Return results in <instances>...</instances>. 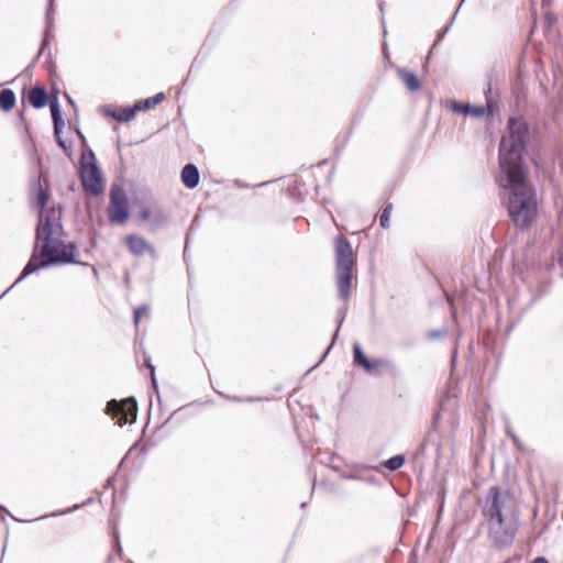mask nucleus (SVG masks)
<instances>
[{"label": "nucleus", "instance_id": "49530a36", "mask_svg": "<svg viewBox=\"0 0 563 563\" xmlns=\"http://www.w3.org/2000/svg\"><path fill=\"white\" fill-rule=\"evenodd\" d=\"M10 291V288H7L2 294L1 297H4Z\"/></svg>", "mask_w": 563, "mask_h": 563}, {"label": "nucleus", "instance_id": "9b49d317", "mask_svg": "<svg viewBox=\"0 0 563 563\" xmlns=\"http://www.w3.org/2000/svg\"><path fill=\"white\" fill-rule=\"evenodd\" d=\"M495 73L490 70L486 74V82L483 90L485 104H483L488 110V117L493 118L499 111V98L500 92L498 89L493 87Z\"/></svg>", "mask_w": 563, "mask_h": 563}, {"label": "nucleus", "instance_id": "603ef678", "mask_svg": "<svg viewBox=\"0 0 563 563\" xmlns=\"http://www.w3.org/2000/svg\"><path fill=\"white\" fill-rule=\"evenodd\" d=\"M382 22L384 23V19H382ZM383 27H385V25H384V24H383ZM386 33H387V30H386V29H384V34H386Z\"/></svg>", "mask_w": 563, "mask_h": 563}, {"label": "nucleus", "instance_id": "f704fd0d", "mask_svg": "<svg viewBox=\"0 0 563 563\" xmlns=\"http://www.w3.org/2000/svg\"><path fill=\"white\" fill-rule=\"evenodd\" d=\"M142 311H143V319L150 317V309L146 305H143Z\"/></svg>", "mask_w": 563, "mask_h": 563}, {"label": "nucleus", "instance_id": "a18cd8bd", "mask_svg": "<svg viewBox=\"0 0 563 563\" xmlns=\"http://www.w3.org/2000/svg\"><path fill=\"white\" fill-rule=\"evenodd\" d=\"M10 291V288H7L2 294L1 297H4Z\"/></svg>", "mask_w": 563, "mask_h": 563}, {"label": "nucleus", "instance_id": "7c9ffc66", "mask_svg": "<svg viewBox=\"0 0 563 563\" xmlns=\"http://www.w3.org/2000/svg\"><path fill=\"white\" fill-rule=\"evenodd\" d=\"M140 318H141V308L137 307V308L134 309V322H135V324L139 323Z\"/></svg>", "mask_w": 563, "mask_h": 563}, {"label": "nucleus", "instance_id": "2f4dec72", "mask_svg": "<svg viewBox=\"0 0 563 563\" xmlns=\"http://www.w3.org/2000/svg\"><path fill=\"white\" fill-rule=\"evenodd\" d=\"M188 245H189V233H187L186 241H185V250H184V258H185V261H187Z\"/></svg>", "mask_w": 563, "mask_h": 563}, {"label": "nucleus", "instance_id": "1a4fd4ad", "mask_svg": "<svg viewBox=\"0 0 563 563\" xmlns=\"http://www.w3.org/2000/svg\"><path fill=\"white\" fill-rule=\"evenodd\" d=\"M80 176L82 186L87 191L92 195H99L102 192L103 181L101 178V173L96 163L82 164Z\"/></svg>", "mask_w": 563, "mask_h": 563}, {"label": "nucleus", "instance_id": "412c9836", "mask_svg": "<svg viewBox=\"0 0 563 563\" xmlns=\"http://www.w3.org/2000/svg\"><path fill=\"white\" fill-rule=\"evenodd\" d=\"M51 113H52V119L54 121L55 134L58 135V133L60 132V126H62L63 122H62L60 109H59V104H58L57 100H55L54 102L51 103Z\"/></svg>", "mask_w": 563, "mask_h": 563}, {"label": "nucleus", "instance_id": "a878e982", "mask_svg": "<svg viewBox=\"0 0 563 563\" xmlns=\"http://www.w3.org/2000/svg\"><path fill=\"white\" fill-rule=\"evenodd\" d=\"M147 255L151 258V265L153 266L156 260L155 249L143 239V258Z\"/></svg>", "mask_w": 563, "mask_h": 563}, {"label": "nucleus", "instance_id": "37998d69", "mask_svg": "<svg viewBox=\"0 0 563 563\" xmlns=\"http://www.w3.org/2000/svg\"><path fill=\"white\" fill-rule=\"evenodd\" d=\"M10 291V288H7L2 294L1 297H4Z\"/></svg>", "mask_w": 563, "mask_h": 563}, {"label": "nucleus", "instance_id": "4be33fe9", "mask_svg": "<svg viewBox=\"0 0 563 563\" xmlns=\"http://www.w3.org/2000/svg\"><path fill=\"white\" fill-rule=\"evenodd\" d=\"M405 463V456L401 454L394 455L384 462V466L394 472L399 470Z\"/></svg>", "mask_w": 563, "mask_h": 563}, {"label": "nucleus", "instance_id": "f257e3e1", "mask_svg": "<svg viewBox=\"0 0 563 563\" xmlns=\"http://www.w3.org/2000/svg\"><path fill=\"white\" fill-rule=\"evenodd\" d=\"M60 220L62 211L59 208H51L45 214L41 213L36 230V241H43L41 258L38 261L37 257L33 256L13 286L41 267L76 262L75 246L65 244L59 239L63 231Z\"/></svg>", "mask_w": 563, "mask_h": 563}, {"label": "nucleus", "instance_id": "72a5a7b5", "mask_svg": "<svg viewBox=\"0 0 563 563\" xmlns=\"http://www.w3.org/2000/svg\"><path fill=\"white\" fill-rule=\"evenodd\" d=\"M531 563H550V562L543 556H538Z\"/></svg>", "mask_w": 563, "mask_h": 563}, {"label": "nucleus", "instance_id": "2eb2a0df", "mask_svg": "<svg viewBox=\"0 0 563 563\" xmlns=\"http://www.w3.org/2000/svg\"><path fill=\"white\" fill-rule=\"evenodd\" d=\"M181 181L184 186L188 189H194L199 185L200 181V173L198 167L192 164H186L180 173Z\"/></svg>", "mask_w": 563, "mask_h": 563}, {"label": "nucleus", "instance_id": "5701e85b", "mask_svg": "<svg viewBox=\"0 0 563 563\" xmlns=\"http://www.w3.org/2000/svg\"><path fill=\"white\" fill-rule=\"evenodd\" d=\"M166 98L164 92H158L153 97L143 98V111L154 108L156 104L164 101Z\"/></svg>", "mask_w": 563, "mask_h": 563}, {"label": "nucleus", "instance_id": "6e6d98bb", "mask_svg": "<svg viewBox=\"0 0 563 563\" xmlns=\"http://www.w3.org/2000/svg\"><path fill=\"white\" fill-rule=\"evenodd\" d=\"M152 402H153V399H152V395L150 396V405L152 406Z\"/></svg>", "mask_w": 563, "mask_h": 563}, {"label": "nucleus", "instance_id": "39448f33", "mask_svg": "<svg viewBox=\"0 0 563 563\" xmlns=\"http://www.w3.org/2000/svg\"><path fill=\"white\" fill-rule=\"evenodd\" d=\"M334 252L338 295L341 299L347 300L352 289L355 260L353 256L352 245L345 235H336Z\"/></svg>", "mask_w": 563, "mask_h": 563}, {"label": "nucleus", "instance_id": "4468645a", "mask_svg": "<svg viewBox=\"0 0 563 563\" xmlns=\"http://www.w3.org/2000/svg\"><path fill=\"white\" fill-rule=\"evenodd\" d=\"M451 110L455 113L470 115L473 118L488 117V110L483 104H471L466 102L453 101Z\"/></svg>", "mask_w": 563, "mask_h": 563}, {"label": "nucleus", "instance_id": "79ce46f5", "mask_svg": "<svg viewBox=\"0 0 563 563\" xmlns=\"http://www.w3.org/2000/svg\"><path fill=\"white\" fill-rule=\"evenodd\" d=\"M52 5H53V0H49V7H48V13H47L48 19H49V11L52 10Z\"/></svg>", "mask_w": 563, "mask_h": 563}, {"label": "nucleus", "instance_id": "cd10ccee", "mask_svg": "<svg viewBox=\"0 0 563 563\" xmlns=\"http://www.w3.org/2000/svg\"><path fill=\"white\" fill-rule=\"evenodd\" d=\"M48 200V196L47 194L42 190V188L38 189V192H37V198H36V205L40 209L44 208V206L46 205Z\"/></svg>", "mask_w": 563, "mask_h": 563}, {"label": "nucleus", "instance_id": "bb28decb", "mask_svg": "<svg viewBox=\"0 0 563 563\" xmlns=\"http://www.w3.org/2000/svg\"><path fill=\"white\" fill-rule=\"evenodd\" d=\"M464 1H465V0H461V2H460V4H459V7L456 8V10H455V12H454V14H453V16H452V19H451L450 23L444 27L443 32L438 36V38H437V41H435L434 45L439 44V43L442 41V38L444 37V35L449 32L450 27L452 26V24H453V22H454V19H455V16H456V14H457L459 10H460V8H461V5L463 4V2H464Z\"/></svg>", "mask_w": 563, "mask_h": 563}, {"label": "nucleus", "instance_id": "ea45409f", "mask_svg": "<svg viewBox=\"0 0 563 563\" xmlns=\"http://www.w3.org/2000/svg\"><path fill=\"white\" fill-rule=\"evenodd\" d=\"M195 228H198L197 219L192 221L189 231H192Z\"/></svg>", "mask_w": 563, "mask_h": 563}, {"label": "nucleus", "instance_id": "a211bd4d", "mask_svg": "<svg viewBox=\"0 0 563 563\" xmlns=\"http://www.w3.org/2000/svg\"><path fill=\"white\" fill-rule=\"evenodd\" d=\"M30 103L36 108H43L47 103V93L43 88L34 87L29 92Z\"/></svg>", "mask_w": 563, "mask_h": 563}, {"label": "nucleus", "instance_id": "5fc2aeb1", "mask_svg": "<svg viewBox=\"0 0 563 563\" xmlns=\"http://www.w3.org/2000/svg\"><path fill=\"white\" fill-rule=\"evenodd\" d=\"M560 265L563 267V257L560 258Z\"/></svg>", "mask_w": 563, "mask_h": 563}, {"label": "nucleus", "instance_id": "393cba45", "mask_svg": "<svg viewBox=\"0 0 563 563\" xmlns=\"http://www.w3.org/2000/svg\"><path fill=\"white\" fill-rule=\"evenodd\" d=\"M126 242L129 244L130 251L137 255L141 253V239L137 236L131 235L126 238Z\"/></svg>", "mask_w": 563, "mask_h": 563}, {"label": "nucleus", "instance_id": "f3484780", "mask_svg": "<svg viewBox=\"0 0 563 563\" xmlns=\"http://www.w3.org/2000/svg\"><path fill=\"white\" fill-rule=\"evenodd\" d=\"M347 309H349V306H347V303H345L343 307H341L338 310V313H336L338 314V324H336V330H335V332L333 334L332 342L325 349V351L322 353L319 362L314 366H312L310 369L307 371V374H309L311 371H313L320 363H322L325 360L327 355L329 354L330 350L332 349V346L334 344L335 339L338 338L339 330H340L341 325L344 322V319H345L346 313H347Z\"/></svg>", "mask_w": 563, "mask_h": 563}, {"label": "nucleus", "instance_id": "dca6fc26", "mask_svg": "<svg viewBox=\"0 0 563 563\" xmlns=\"http://www.w3.org/2000/svg\"><path fill=\"white\" fill-rule=\"evenodd\" d=\"M396 74L410 92L417 91L420 88L419 78L413 71L405 67H397Z\"/></svg>", "mask_w": 563, "mask_h": 563}, {"label": "nucleus", "instance_id": "7ed1b4c3", "mask_svg": "<svg viewBox=\"0 0 563 563\" xmlns=\"http://www.w3.org/2000/svg\"><path fill=\"white\" fill-rule=\"evenodd\" d=\"M530 141L531 130L528 121L522 115L509 117L499 143V175L528 173L525 156Z\"/></svg>", "mask_w": 563, "mask_h": 563}, {"label": "nucleus", "instance_id": "3c124183", "mask_svg": "<svg viewBox=\"0 0 563 563\" xmlns=\"http://www.w3.org/2000/svg\"><path fill=\"white\" fill-rule=\"evenodd\" d=\"M307 505H308V504H307L306 501H303V503H301L300 508H302V509H303V508H306V507H307Z\"/></svg>", "mask_w": 563, "mask_h": 563}, {"label": "nucleus", "instance_id": "f8f14e48", "mask_svg": "<svg viewBox=\"0 0 563 563\" xmlns=\"http://www.w3.org/2000/svg\"><path fill=\"white\" fill-rule=\"evenodd\" d=\"M101 111L119 122H128L141 111V100H137L132 108L103 106Z\"/></svg>", "mask_w": 563, "mask_h": 563}, {"label": "nucleus", "instance_id": "423d86ee", "mask_svg": "<svg viewBox=\"0 0 563 563\" xmlns=\"http://www.w3.org/2000/svg\"><path fill=\"white\" fill-rule=\"evenodd\" d=\"M110 203L107 212L112 224H124L130 214L129 199L125 191L119 185L113 184L110 188Z\"/></svg>", "mask_w": 563, "mask_h": 563}, {"label": "nucleus", "instance_id": "a19ab883", "mask_svg": "<svg viewBox=\"0 0 563 563\" xmlns=\"http://www.w3.org/2000/svg\"><path fill=\"white\" fill-rule=\"evenodd\" d=\"M195 228H198L197 219L192 221L189 231H192Z\"/></svg>", "mask_w": 563, "mask_h": 563}, {"label": "nucleus", "instance_id": "e433bc0d", "mask_svg": "<svg viewBox=\"0 0 563 563\" xmlns=\"http://www.w3.org/2000/svg\"><path fill=\"white\" fill-rule=\"evenodd\" d=\"M222 396H223L224 398L230 399V400H233V401H238V402L242 401V398L236 397V396H233V397L224 396V395H222Z\"/></svg>", "mask_w": 563, "mask_h": 563}, {"label": "nucleus", "instance_id": "c9c22d12", "mask_svg": "<svg viewBox=\"0 0 563 563\" xmlns=\"http://www.w3.org/2000/svg\"><path fill=\"white\" fill-rule=\"evenodd\" d=\"M431 54H432V52L430 51L429 54L426 57V60H424L423 66H422L423 70H426L428 68Z\"/></svg>", "mask_w": 563, "mask_h": 563}, {"label": "nucleus", "instance_id": "0eeeda50", "mask_svg": "<svg viewBox=\"0 0 563 563\" xmlns=\"http://www.w3.org/2000/svg\"><path fill=\"white\" fill-rule=\"evenodd\" d=\"M107 413L112 416L119 426L135 422L137 416V402L134 397L123 400H111L107 405Z\"/></svg>", "mask_w": 563, "mask_h": 563}, {"label": "nucleus", "instance_id": "58836bf2", "mask_svg": "<svg viewBox=\"0 0 563 563\" xmlns=\"http://www.w3.org/2000/svg\"><path fill=\"white\" fill-rule=\"evenodd\" d=\"M235 185H236L238 187H240V188H246V187H247V185H246V184H244V183H243L242 180H240V179H236V180H235Z\"/></svg>", "mask_w": 563, "mask_h": 563}, {"label": "nucleus", "instance_id": "864d4df0", "mask_svg": "<svg viewBox=\"0 0 563 563\" xmlns=\"http://www.w3.org/2000/svg\"><path fill=\"white\" fill-rule=\"evenodd\" d=\"M142 452H143V454L146 452V446L144 444H143Z\"/></svg>", "mask_w": 563, "mask_h": 563}, {"label": "nucleus", "instance_id": "ddd939ff", "mask_svg": "<svg viewBox=\"0 0 563 563\" xmlns=\"http://www.w3.org/2000/svg\"><path fill=\"white\" fill-rule=\"evenodd\" d=\"M510 90L511 97L515 100V107L517 109L525 107L528 101L529 90L521 74L515 77Z\"/></svg>", "mask_w": 563, "mask_h": 563}, {"label": "nucleus", "instance_id": "c85d7f7f", "mask_svg": "<svg viewBox=\"0 0 563 563\" xmlns=\"http://www.w3.org/2000/svg\"><path fill=\"white\" fill-rule=\"evenodd\" d=\"M506 433L511 438L514 445L520 449L521 441L509 424L506 426Z\"/></svg>", "mask_w": 563, "mask_h": 563}, {"label": "nucleus", "instance_id": "473e14b6", "mask_svg": "<svg viewBox=\"0 0 563 563\" xmlns=\"http://www.w3.org/2000/svg\"><path fill=\"white\" fill-rule=\"evenodd\" d=\"M544 16L545 20L548 21V24L551 26L554 22V15L550 12H545Z\"/></svg>", "mask_w": 563, "mask_h": 563}, {"label": "nucleus", "instance_id": "b1692460", "mask_svg": "<svg viewBox=\"0 0 563 563\" xmlns=\"http://www.w3.org/2000/svg\"><path fill=\"white\" fill-rule=\"evenodd\" d=\"M391 209H393V203L386 205L379 216V224L384 229L389 228V217H390Z\"/></svg>", "mask_w": 563, "mask_h": 563}, {"label": "nucleus", "instance_id": "c756f323", "mask_svg": "<svg viewBox=\"0 0 563 563\" xmlns=\"http://www.w3.org/2000/svg\"><path fill=\"white\" fill-rule=\"evenodd\" d=\"M444 331L443 330H440V329H437V330H432L428 333V339L430 340H434V339H438V338H441L444 335Z\"/></svg>", "mask_w": 563, "mask_h": 563}, {"label": "nucleus", "instance_id": "aec40b11", "mask_svg": "<svg viewBox=\"0 0 563 563\" xmlns=\"http://www.w3.org/2000/svg\"><path fill=\"white\" fill-rule=\"evenodd\" d=\"M143 366L150 371L153 393H155L157 395V398L159 399L158 384H157V379L155 376V366L152 364L151 357L147 356L144 351H143Z\"/></svg>", "mask_w": 563, "mask_h": 563}, {"label": "nucleus", "instance_id": "8fccbe9b", "mask_svg": "<svg viewBox=\"0 0 563 563\" xmlns=\"http://www.w3.org/2000/svg\"><path fill=\"white\" fill-rule=\"evenodd\" d=\"M379 10H380V12H383V10H384V2L383 1H380V3H379Z\"/></svg>", "mask_w": 563, "mask_h": 563}, {"label": "nucleus", "instance_id": "6ab92c4d", "mask_svg": "<svg viewBox=\"0 0 563 563\" xmlns=\"http://www.w3.org/2000/svg\"><path fill=\"white\" fill-rule=\"evenodd\" d=\"M15 95L10 89H3L0 92V109L9 111L14 107Z\"/></svg>", "mask_w": 563, "mask_h": 563}, {"label": "nucleus", "instance_id": "4c0bfd02", "mask_svg": "<svg viewBox=\"0 0 563 563\" xmlns=\"http://www.w3.org/2000/svg\"><path fill=\"white\" fill-rule=\"evenodd\" d=\"M57 136V142L59 144L60 147H63L64 150H66V144L65 142L60 139L59 134L56 135Z\"/></svg>", "mask_w": 563, "mask_h": 563}, {"label": "nucleus", "instance_id": "f03ea898", "mask_svg": "<svg viewBox=\"0 0 563 563\" xmlns=\"http://www.w3.org/2000/svg\"><path fill=\"white\" fill-rule=\"evenodd\" d=\"M482 512L487 519L493 544L497 549L511 545L519 527V517L516 499L510 492L492 486L486 494Z\"/></svg>", "mask_w": 563, "mask_h": 563}, {"label": "nucleus", "instance_id": "9d476101", "mask_svg": "<svg viewBox=\"0 0 563 563\" xmlns=\"http://www.w3.org/2000/svg\"><path fill=\"white\" fill-rule=\"evenodd\" d=\"M353 363L369 374H372L374 368L377 366L394 368L393 363L386 358L369 360L364 353L361 344L357 342L353 344Z\"/></svg>", "mask_w": 563, "mask_h": 563}, {"label": "nucleus", "instance_id": "6e6552de", "mask_svg": "<svg viewBox=\"0 0 563 563\" xmlns=\"http://www.w3.org/2000/svg\"><path fill=\"white\" fill-rule=\"evenodd\" d=\"M147 222L151 231H156L167 225L168 217L162 207L153 198L143 196V222Z\"/></svg>", "mask_w": 563, "mask_h": 563}, {"label": "nucleus", "instance_id": "09e8293b", "mask_svg": "<svg viewBox=\"0 0 563 563\" xmlns=\"http://www.w3.org/2000/svg\"><path fill=\"white\" fill-rule=\"evenodd\" d=\"M10 291V288H7L2 294L1 297H4Z\"/></svg>", "mask_w": 563, "mask_h": 563}, {"label": "nucleus", "instance_id": "20e7f679", "mask_svg": "<svg viewBox=\"0 0 563 563\" xmlns=\"http://www.w3.org/2000/svg\"><path fill=\"white\" fill-rule=\"evenodd\" d=\"M497 181L505 191L503 199L512 223L521 230L529 229L537 217L538 202L528 173L499 175Z\"/></svg>", "mask_w": 563, "mask_h": 563}, {"label": "nucleus", "instance_id": "c03bdc74", "mask_svg": "<svg viewBox=\"0 0 563 563\" xmlns=\"http://www.w3.org/2000/svg\"><path fill=\"white\" fill-rule=\"evenodd\" d=\"M10 291V288H7L2 294L1 297H4Z\"/></svg>", "mask_w": 563, "mask_h": 563}, {"label": "nucleus", "instance_id": "de8ad7c7", "mask_svg": "<svg viewBox=\"0 0 563 563\" xmlns=\"http://www.w3.org/2000/svg\"><path fill=\"white\" fill-rule=\"evenodd\" d=\"M10 291V288H7L2 294L1 297H4Z\"/></svg>", "mask_w": 563, "mask_h": 563}]
</instances>
